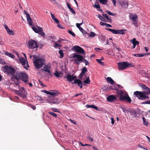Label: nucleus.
Wrapping results in <instances>:
<instances>
[{
  "mask_svg": "<svg viewBox=\"0 0 150 150\" xmlns=\"http://www.w3.org/2000/svg\"><path fill=\"white\" fill-rule=\"evenodd\" d=\"M143 88L144 89V91H135L134 92V95L139 100H144L148 99L149 97L148 96L150 95V88L146 86H144Z\"/></svg>",
  "mask_w": 150,
  "mask_h": 150,
  "instance_id": "f257e3e1",
  "label": "nucleus"
},
{
  "mask_svg": "<svg viewBox=\"0 0 150 150\" xmlns=\"http://www.w3.org/2000/svg\"><path fill=\"white\" fill-rule=\"evenodd\" d=\"M117 96L119 97V100L122 101H126L128 103H130L132 100L127 93L125 92L122 90H118L117 91Z\"/></svg>",
  "mask_w": 150,
  "mask_h": 150,
  "instance_id": "f03ea898",
  "label": "nucleus"
},
{
  "mask_svg": "<svg viewBox=\"0 0 150 150\" xmlns=\"http://www.w3.org/2000/svg\"><path fill=\"white\" fill-rule=\"evenodd\" d=\"M13 77L14 80L15 79L17 80L21 79L27 83L28 82V75L25 72H17L15 75H13Z\"/></svg>",
  "mask_w": 150,
  "mask_h": 150,
  "instance_id": "7ed1b4c3",
  "label": "nucleus"
},
{
  "mask_svg": "<svg viewBox=\"0 0 150 150\" xmlns=\"http://www.w3.org/2000/svg\"><path fill=\"white\" fill-rule=\"evenodd\" d=\"M45 59L42 58L36 59L33 61L34 65L37 69L41 68L45 64Z\"/></svg>",
  "mask_w": 150,
  "mask_h": 150,
  "instance_id": "20e7f679",
  "label": "nucleus"
},
{
  "mask_svg": "<svg viewBox=\"0 0 150 150\" xmlns=\"http://www.w3.org/2000/svg\"><path fill=\"white\" fill-rule=\"evenodd\" d=\"M3 69L5 72L7 73L8 74H10L12 76L11 79L12 81L14 80L13 75H15V69L13 67L11 66L9 67L8 66L4 67Z\"/></svg>",
  "mask_w": 150,
  "mask_h": 150,
  "instance_id": "39448f33",
  "label": "nucleus"
},
{
  "mask_svg": "<svg viewBox=\"0 0 150 150\" xmlns=\"http://www.w3.org/2000/svg\"><path fill=\"white\" fill-rule=\"evenodd\" d=\"M18 90H13V91L16 94L23 97V98L26 97V96L25 95V89L24 87H21L20 86H18Z\"/></svg>",
  "mask_w": 150,
  "mask_h": 150,
  "instance_id": "423d86ee",
  "label": "nucleus"
},
{
  "mask_svg": "<svg viewBox=\"0 0 150 150\" xmlns=\"http://www.w3.org/2000/svg\"><path fill=\"white\" fill-rule=\"evenodd\" d=\"M27 46L30 49H34L38 48V46L37 42L31 39L28 41Z\"/></svg>",
  "mask_w": 150,
  "mask_h": 150,
  "instance_id": "0eeeda50",
  "label": "nucleus"
},
{
  "mask_svg": "<svg viewBox=\"0 0 150 150\" xmlns=\"http://www.w3.org/2000/svg\"><path fill=\"white\" fill-rule=\"evenodd\" d=\"M73 58H76L74 59L75 63L78 65L80 64V62H82L83 60V57L81 55L74 54L73 56Z\"/></svg>",
  "mask_w": 150,
  "mask_h": 150,
  "instance_id": "6e6552de",
  "label": "nucleus"
},
{
  "mask_svg": "<svg viewBox=\"0 0 150 150\" xmlns=\"http://www.w3.org/2000/svg\"><path fill=\"white\" fill-rule=\"evenodd\" d=\"M71 50H74L76 52L79 54H85V51L84 50L79 46H74L72 47Z\"/></svg>",
  "mask_w": 150,
  "mask_h": 150,
  "instance_id": "1a4fd4ad",
  "label": "nucleus"
},
{
  "mask_svg": "<svg viewBox=\"0 0 150 150\" xmlns=\"http://www.w3.org/2000/svg\"><path fill=\"white\" fill-rule=\"evenodd\" d=\"M118 69L119 70H122L127 68L126 62H122L118 64Z\"/></svg>",
  "mask_w": 150,
  "mask_h": 150,
  "instance_id": "9d476101",
  "label": "nucleus"
},
{
  "mask_svg": "<svg viewBox=\"0 0 150 150\" xmlns=\"http://www.w3.org/2000/svg\"><path fill=\"white\" fill-rule=\"evenodd\" d=\"M117 99L116 96L112 95L109 96L107 98V100L108 101L112 102H114Z\"/></svg>",
  "mask_w": 150,
  "mask_h": 150,
  "instance_id": "9b49d317",
  "label": "nucleus"
},
{
  "mask_svg": "<svg viewBox=\"0 0 150 150\" xmlns=\"http://www.w3.org/2000/svg\"><path fill=\"white\" fill-rule=\"evenodd\" d=\"M48 102L50 103L53 104H59L60 102V101L59 100L58 98H54L53 99H50L48 101Z\"/></svg>",
  "mask_w": 150,
  "mask_h": 150,
  "instance_id": "f8f14e48",
  "label": "nucleus"
},
{
  "mask_svg": "<svg viewBox=\"0 0 150 150\" xmlns=\"http://www.w3.org/2000/svg\"><path fill=\"white\" fill-rule=\"evenodd\" d=\"M130 41L132 42L133 45L131 47L132 49L134 48L137 45H139V41L136 40V39L135 38H133L132 40H131Z\"/></svg>",
  "mask_w": 150,
  "mask_h": 150,
  "instance_id": "ddd939ff",
  "label": "nucleus"
},
{
  "mask_svg": "<svg viewBox=\"0 0 150 150\" xmlns=\"http://www.w3.org/2000/svg\"><path fill=\"white\" fill-rule=\"evenodd\" d=\"M67 79V80L69 82H71L74 80V79L76 78V76H74L72 75H71L69 74H68L65 77Z\"/></svg>",
  "mask_w": 150,
  "mask_h": 150,
  "instance_id": "4468645a",
  "label": "nucleus"
},
{
  "mask_svg": "<svg viewBox=\"0 0 150 150\" xmlns=\"http://www.w3.org/2000/svg\"><path fill=\"white\" fill-rule=\"evenodd\" d=\"M106 29L107 30L112 32L113 34H120V30H117L110 28H107Z\"/></svg>",
  "mask_w": 150,
  "mask_h": 150,
  "instance_id": "2eb2a0df",
  "label": "nucleus"
},
{
  "mask_svg": "<svg viewBox=\"0 0 150 150\" xmlns=\"http://www.w3.org/2000/svg\"><path fill=\"white\" fill-rule=\"evenodd\" d=\"M74 83H77L80 88H81L83 87V83L82 81L79 79H76L74 81Z\"/></svg>",
  "mask_w": 150,
  "mask_h": 150,
  "instance_id": "dca6fc26",
  "label": "nucleus"
},
{
  "mask_svg": "<svg viewBox=\"0 0 150 150\" xmlns=\"http://www.w3.org/2000/svg\"><path fill=\"white\" fill-rule=\"evenodd\" d=\"M37 28L39 29V31L38 33L43 37L45 38V33L43 32L42 28L39 26L37 27Z\"/></svg>",
  "mask_w": 150,
  "mask_h": 150,
  "instance_id": "f3484780",
  "label": "nucleus"
},
{
  "mask_svg": "<svg viewBox=\"0 0 150 150\" xmlns=\"http://www.w3.org/2000/svg\"><path fill=\"white\" fill-rule=\"evenodd\" d=\"M44 66L43 69H41L40 70L41 71H45L46 72H47L48 73L50 74V75H51V71L49 69L47 66L45 64Z\"/></svg>",
  "mask_w": 150,
  "mask_h": 150,
  "instance_id": "a211bd4d",
  "label": "nucleus"
},
{
  "mask_svg": "<svg viewBox=\"0 0 150 150\" xmlns=\"http://www.w3.org/2000/svg\"><path fill=\"white\" fill-rule=\"evenodd\" d=\"M130 112V115L133 116L134 117H135L136 118H137V117H138V116H137V114H138L135 110L131 109Z\"/></svg>",
  "mask_w": 150,
  "mask_h": 150,
  "instance_id": "6ab92c4d",
  "label": "nucleus"
},
{
  "mask_svg": "<svg viewBox=\"0 0 150 150\" xmlns=\"http://www.w3.org/2000/svg\"><path fill=\"white\" fill-rule=\"evenodd\" d=\"M98 4L99 3L98 2H96L94 5L93 6L96 8L98 11H100L103 13V11L100 9V6Z\"/></svg>",
  "mask_w": 150,
  "mask_h": 150,
  "instance_id": "aec40b11",
  "label": "nucleus"
},
{
  "mask_svg": "<svg viewBox=\"0 0 150 150\" xmlns=\"http://www.w3.org/2000/svg\"><path fill=\"white\" fill-rule=\"evenodd\" d=\"M120 4L123 7L127 8L128 5V1H122L120 3Z\"/></svg>",
  "mask_w": 150,
  "mask_h": 150,
  "instance_id": "412c9836",
  "label": "nucleus"
},
{
  "mask_svg": "<svg viewBox=\"0 0 150 150\" xmlns=\"http://www.w3.org/2000/svg\"><path fill=\"white\" fill-rule=\"evenodd\" d=\"M137 17L136 15H135L133 16L132 20L133 21V23L134 25H136L137 23Z\"/></svg>",
  "mask_w": 150,
  "mask_h": 150,
  "instance_id": "4be33fe9",
  "label": "nucleus"
},
{
  "mask_svg": "<svg viewBox=\"0 0 150 150\" xmlns=\"http://www.w3.org/2000/svg\"><path fill=\"white\" fill-rule=\"evenodd\" d=\"M86 106L87 108H92L95 109L96 110H97L98 111L99 110L98 109V107L97 106H95V105H86Z\"/></svg>",
  "mask_w": 150,
  "mask_h": 150,
  "instance_id": "5701e85b",
  "label": "nucleus"
},
{
  "mask_svg": "<svg viewBox=\"0 0 150 150\" xmlns=\"http://www.w3.org/2000/svg\"><path fill=\"white\" fill-rule=\"evenodd\" d=\"M106 80L108 82L110 83L112 85L115 83L114 81L110 77H108L107 78Z\"/></svg>",
  "mask_w": 150,
  "mask_h": 150,
  "instance_id": "b1692460",
  "label": "nucleus"
},
{
  "mask_svg": "<svg viewBox=\"0 0 150 150\" xmlns=\"http://www.w3.org/2000/svg\"><path fill=\"white\" fill-rule=\"evenodd\" d=\"M27 19L28 24L30 25H33V21L30 16L27 18Z\"/></svg>",
  "mask_w": 150,
  "mask_h": 150,
  "instance_id": "393cba45",
  "label": "nucleus"
},
{
  "mask_svg": "<svg viewBox=\"0 0 150 150\" xmlns=\"http://www.w3.org/2000/svg\"><path fill=\"white\" fill-rule=\"evenodd\" d=\"M5 54L6 55L12 58H14L15 57V56L12 54H11L8 52L7 51L5 52Z\"/></svg>",
  "mask_w": 150,
  "mask_h": 150,
  "instance_id": "a878e982",
  "label": "nucleus"
},
{
  "mask_svg": "<svg viewBox=\"0 0 150 150\" xmlns=\"http://www.w3.org/2000/svg\"><path fill=\"white\" fill-rule=\"evenodd\" d=\"M20 61L23 65H25V64L26 60L23 57L20 58Z\"/></svg>",
  "mask_w": 150,
  "mask_h": 150,
  "instance_id": "bb28decb",
  "label": "nucleus"
},
{
  "mask_svg": "<svg viewBox=\"0 0 150 150\" xmlns=\"http://www.w3.org/2000/svg\"><path fill=\"white\" fill-rule=\"evenodd\" d=\"M146 54H142L137 53V54H133V55L134 56L137 57H144V56H145Z\"/></svg>",
  "mask_w": 150,
  "mask_h": 150,
  "instance_id": "cd10ccee",
  "label": "nucleus"
},
{
  "mask_svg": "<svg viewBox=\"0 0 150 150\" xmlns=\"http://www.w3.org/2000/svg\"><path fill=\"white\" fill-rule=\"evenodd\" d=\"M86 78V80L83 81V83L85 84H89L90 83V80H89V77H87L86 76H85Z\"/></svg>",
  "mask_w": 150,
  "mask_h": 150,
  "instance_id": "c85d7f7f",
  "label": "nucleus"
},
{
  "mask_svg": "<svg viewBox=\"0 0 150 150\" xmlns=\"http://www.w3.org/2000/svg\"><path fill=\"white\" fill-rule=\"evenodd\" d=\"M87 71V68L86 67H84L83 69H82L81 73L84 75V74H85L86 72Z\"/></svg>",
  "mask_w": 150,
  "mask_h": 150,
  "instance_id": "c756f323",
  "label": "nucleus"
},
{
  "mask_svg": "<svg viewBox=\"0 0 150 150\" xmlns=\"http://www.w3.org/2000/svg\"><path fill=\"white\" fill-rule=\"evenodd\" d=\"M142 119L143 120V125L146 126H147L148 125V122L147 121H146V120L144 117H142Z\"/></svg>",
  "mask_w": 150,
  "mask_h": 150,
  "instance_id": "7c9ffc66",
  "label": "nucleus"
},
{
  "mask_svg": "<svg viewBox=\"0 0 150 150\" xmlns=\"http://www.w3.org/2000/svg\"><path fill=\"white\" fill-rule=\"evenodd\" d=\"M99 2L103 5H106L108 2V0H98Z\"/></svg>",
  "mask_w": 150,
  "mask_h": 150,
  "instance_id": "2f4dec72",
  "label": "nucleus"
},
{
  "mask_svg": "<svg viewBox=\"0 0 150 150\" xmlns=\"http://www.w3.org/2000/svg\"><path fill=\"white\" fill-rule=\"evenodd\" d=\"M98 17L99 18V19L101 20L102 21L104 22H106L107 21L102 16L100 15V14H99L98 16Z\"/></svg>",
  "mask_w": 150,
  "mask_h": 150,
  "instance_id": "473e14b6",
  "label": "nucleus"
},
{
  "mask_svg": "<svg viewBox=\"0 0 150 150\" xmlns=\"http://www.w3.org/2000/svg\"><path fill=\"white\" fill-rule=\"evenodd\" d=\"M54 74L56 77H60L61 76H60L61 73L57 71L54 73Z\"/></svg>",
  "mask_w": 150,
  "mask_h": 150,
  "instance_id": "72a5a7b5",
  "label": "nucleus"
},
{
  "mask_svg": "<svg viewBox=\"0 0 150 150\" xmlns=\"http://www.w3.org/2000/svg\"><path fill=\"white\" fill-rule=\"evenodd\" d=\"M101 60H102V59H97L96 60L97 62L99 64L102 66H104V63L103 62L101 61Z\"/></svg>",
  "mask_w": 150,
  "mask_h": 150,
  "instance_id": "f704fd0d",
  "label": "nucleus"
},
{
  "mask_svg": "<svg viewBox=\"0 0 150 150\" xmlns=\"http://www.w3.org/2000/svg\"><path fill=\"white\" fill-rule=\"evenodd\" d=\"M96 34H95L94 32H91L90 33V34H89V36L88 37H94L95 36H96Z\"/></svg>",
  "mask_w": 150,
  "mask_h": 150,
  "instance_id": "c9c22d12",
  "label": "nucleus"
},
{
  "mask_svg": "<svg viewBox=\"0 0 150 150\" xmlns=\"http://www.w3.org/2000/svg\"><path fill=\"white\" fill-rule=\"evenodd\" d=\"M126 64H127V68H128L129 67H135L134 65L131 63L126 62Z\"/></svg>",
  "mask_w": 150,
  "mask_h": 150,
  "instance_id": "e433bc0d",
  "label": "nucleus"
},
{
  "mask_svg": "<svg viewBox=\"0 0 150 150\" xmlns=\"http://www.w3.org/2000/svg\"><path fill=\"white\" fill-rule=\"evenodd\" d=\"M7 32L9 34L12 35H14L13 31L9 29L7 30Z\"/></svg>",
  "mask_w": 150,
  "mask_h": 150,
  "instance_id": "4c0bfd02",
  "label": "nucleus"
},
{
  "mask_svg": "<svg viewBox=\"0 0 150 150\" xmlns=\"http://www.w3.org/2000/svg\"><path fill=\"white\" fill-rule=\"evenodd\" d=\"M105 12L108 13L109 15L111 16H114L116 14H113L112 13L108 10L105 11Z\"/></svg>",
  "mask_w": 150,
  "mask_h": 150,
  "instance_id": "58836bf2",
  "label": "nucleus"
},
{
  "mask_svg": "<svg viewBox=\"0 0 150 150\" xmlns=\"http://www.w3.org/2000/svg\"><path fill=\"white\" fill-rule=\"evenodd\" d=\"M32 29L36 33H38L39 31L38 29H38H37L34 27H32Z\"/></svg>",
  "mask_w": 150,
  "mask_h": 150,
  "instance_id": "ea45409f",
  "label": "nucleus"
},
{
  "mask_svg": "<svg viewBox=\"0 0 150 150\" xmlns=\"http://www.w3.org/2000/svg\"><path fill=\"white\" fill-rule=\"evenodd\" d=\"M48 113L52 115V116L55 117H57V115L55 114V113L53 112H48Z\"/></svg>",
  "mask_w": 150,
  "mask_h": 150,
  "instance_id": "a19ab883",
  "label": "nucleus"
},
{
  "mask_svg": "<svg viewBox=\"0 0 150 150\" xmlns=\"http://www.w3.org/2000/svg\"><path fill=\"white\" fill-rule=\"evenodd\" d=\"M59 53L60 55V58H62L64 56V54L62 50H59Z\"/></svg>",
  "mask_w": 150,
  "mask_h": 150,
  "instance_id": "79ce46f5",
  "label": "nucleus"
},
{
  "mask_svg": "<svg viewBox=\"0 0 150 150\" xmlns=\"http://www.w3.org/2000/svg\"><path fill=\"white\" fill-rule=\"evenodd\" d=\"M68 33H69L71 35H72L73 36H74V37L75 36V34L72 31H71L70 30H68Z\"/></svg>",
  "mask_w": 150,
  "mask_h": 150,
  "instance_id": "37998d69",
  "label": "nucleus"
},
{
  "mask_svg": "<svg viewBox=\"0 0 150 150\" xmlns=\"http://www.w3.org/2000/svg\"><path fill=\"white\" fill-rule=\"evenodd\" d=\"M50 95L53 96H57L58 94L56 93L50 92Z\"/></svg>",
  "mask_w": 150,
  "mask_h": 150,
  "instance_id": "c03bdc74",
  "label": "nucleus"
},
{
  "mask_svg": "<svg viewBox=\"0 0 150 150\" xmlns=\"http://www.w3.org/2000/svg\"><path fill=\"white\" fill-rule=\"evenodd\" d=\"M127 31L126 29H121L120 30V34H125V31Z\"/></svg>",
  "mask_w": 150,
  "mask_h": 150,
  "instance_id": "a18cd8bd",
  "label": "nucleus"
},
{
  "mask_svg": "<svg viewBox=\"0 0 150 150\" xmlns=\"http://www.w3.org/2000/svg\"><path fill=\"white\" fill-rule=\"evenodd\" d=\"M39 82L40 84L41 85L42 87H46V86L43 84L42 82L40 81V80H39Z\"/></svg>",
  "mask_w": 150,
  "mask_h": 150,
  "instance_id": "49530a36",
  "label": "nucleus"
},
{
  "mask_svg": "<svg viewBox=\"0 0 150 150\" xmlns=\"http://www.w3.org/2000/svg\"><path fill=\"white\" fill-rule=\"evenodd\" d=\"M106 18L107 20L109 21L110 23H111V22L112 20L111 19V17L110 16H108Z\"/></svg>",
  "mask_w": 150,
  "mask_h": 150,
  "instance_id": "de8ad7c7",
  "label": "nucleus"
},
{
  "mask_svg": "<svg viewBox=\"0 0 150 150\" xmlns=\"http://www.w3.org/2000/svg\"><path fill=\"white\" fill-rule=\"evenodd\" d=\"M87 139H88V140L90 141L91 142H93V138L89 136H88L87 137Z\"/></svg>",
  "mask_w": 150,
  "mask_h": 150,
  "instance_id": "09e8293b",
  "label": "nucleus"
},
{
  "mask_svg": "<svg viewBox=\"0 0 150 150\" xmlns=\"http://www.w3.org/2000/svg\"><path fill=\"white\" fill-rule=\"evenodd\" d=\"M115 85L116 88L118 87L120 89H122L123 88L122 86H121L119 84H116Z\"/></svg>",
  "mask_w": 150,
  "mask_h": 150,
  "instance_id": "8fccbe9b",
  "label": "nucleus"
},
{
  "mask_svg": "<svg viewBox=\"0 0 150 150\" xmlns=\"http://www.w3.org/2000/svg\"><path fill=\"white\" fill-rule=\"evenodd\" d=\"M24 13L26 14L27 18L30 16V15L28 13V12L26 10H24Z\"/></svg>",
  "mask_w": 150,
  "mask_h": 150,
  "instance_id": "3c124183",
  "label": "nucleus"
},
{
  "mask_svg": "<svg viewBox=\"0 0 150 150\" xmlns=\"http://www.w3.org/2000/svg\"><path fill=\"white\" fill-rule=\"evenodd\" d=\"M76 27L79 29L80 30L81 32H82V31H83V29L80 26L76 25Z\"/></svg>",
  "mask_w": 150,
  "mask_h": 150,
  "instance_id": "603ef678",
  "label": "nucleus"
},
{
  "mask_svg": "<svg viewBox=\"0 0 150 150\" xmlns=\"http://www.w3.org/2000/svg\"><path fill=\"white\" fill-rule=\"evenodd\" d=\"M82 31V32H81L83 33V35L85 34H87V35L88 37L89 36V34L86 31L84 30L83 31Z\"/></svg>",
  "mask_w": 150,
  "mask_h": 150,
  "instance_id": "864d4df0",
  "label": "nucleus"
},
{
  "mask_svg": "<svg viewBox=\"0 0 150 150\" xmlns=\"http://www.w3.org/2000/svg\"><path fill=\"white\" fill-rule=\"evenodd\" d=\"M110 88L112 89L116 90L117 91H118V89L116 88L115 85V86L114 88H112V87L111 86H110Z\"/></svg>",
  "mask_w": 150,
  "mask_h": 150,
  "instance_id": "5fc2aeb1",
  "label": "nucleus"
},
{
  "mask_svg": "<svg viewBox=\"0 0 150 150\" xmlns=\"http://www.w3.org/2000/svg\"><path fill=\"white\" fill-rule=\"evenodd\" d=\"M83 62L85 63L86 65H88L89 64V63L88 61L86 59L83 60Z\"/></svg>",
  "mask_w": 150,
  "mask_h": 150,
  "instance_id": "6e6d98bb",
  "label": "nucleus"
},
{
  "mask_svg": "<svg viewBox=\"0 0 150 150\" xmlns=\"http://www.w3.org/2000/svg\"><path fill=\"white\" fill-rule=\"evenodd\" d=\"M71 12L73 14H76V12L74 10V9L71 8L70 9H69Z\"/></svg>",
  "mask_w": 150,
  "mask_h": 150,
  "instance_id": "4d7b16f0",
  "label": "nucleus"
},
{
  "mask_svg": "<svg viewBox=\"0 0 150 150\" xmlns=\"http://www.w3.org/2000/svg\"><path fill=\"white\" fill-rule=\"evenodd\" d=\"M43 92L48 95H50V92L47 91L46 90H43Z\"/></svg>",
  "mask_w": 150,
  "mask_h": 150,
  "instance_id": "13d9d810",
  "label": "nucleus"
},
{
  "mask_svg": "<svg viewBox=\"0 0 150 150\" xmlns=\"http://www.w3.org/2000/svg\"><path fill=\"white\" fill-rule=\"evenodd\" d=\"M61 46H61V45L58 44H57V43H55V45L54 46V47H61Z\"/></svg>",
  "mask_w": 150,
  "mask_h": 150,
  "instance_id": "bf43d9fd",
  "label": "nucleus"
},
{
  "mask_svg": "<svg viewBox=\"0 0 150 150\" xmlns=\"http://www.w3.org/2000/svg\"><path fill=\"white\" fill-rule=\"evenodd\" d=\"M53 20L54 21V22H55V23H58L59 22V21L56 18H55Z\"/></svg>",
  "mask_w": 150,
  "mask_h": 150,
  "instance_id": "052dcab7",
  "label": "nucleus"
},
{
  "mask_svg": "<svg viewBox=\"0 0 150 150\" xmlns=\"http://www.w3.org/2000/svg\"><path fill=\"white\" fill-rule=\"evenodd\" d=\"M83 76V75L81 74V73L80 74L79 76H78V77L79 79H82Z\"/></svg>",
  "mask_w": 150,
  "mask_h": 150,
  "instance_id": "680f3d73",
  "label": "nucleus"
},
{
  "mask_svg": "<svg viewBox=\"0 0 150 150\" xmlns=\"http://www.w3.org/2000/svg\"><path fill=\"white\" fill-rule=\"evenodd\" d=\"M106 24V23L102 22H100V25H101L102 26H105Z\"/></svg>",
  "mask_w": 150,
  "mask_h": 150,
  "instance_id": "e2e57ef3",
  "label": "nucleus"
},
{
  "mask_svg": "<svg viewBox=\"0 0 150 150\" xmlns=\"http://www.w3.org/2000/svg\"><path fill=\"white\" fill-rule=\"evenodd\" d=\"M120 108L124 112H125L126 111V109L125 108L123 107H121Z\"/></svg>",
  "mask_w": 150,
  "mask_h": 150,
  "instance_id": "0e129e2a",
  "label": "nucleus"
},
{
  "mask_svg": "<svg viewBox=\"0 0 150 150\" xmlns=\"http://www.w3.org/2000/svg\"><path fill=\"white\" fill-rule=\"evenodd\" d=\"M111 124H113L114 123L115 121L113 118L112 117L111 118Z\"/></svg>",
  "mask_w": 150,
  "mask_h": 150,
  "instance_id": "69168bd1",
  "label": "nucleus"
},
{
  "mask_svg": "<svg viewBox=\"0 0 150 150\" xmlns=\"http://www.w3.org/2000/svg\"><path fill=\"white\" fill-rule=\"evenodd\" d=\"M105 26L107 27H112V26L111 25H110V24H107L106 23V24Z\"/></svg>",
  "mask_w": 150,
  "mask_h": 150,
  "instance_id": "338daca9",
  "label": "nucleus"
},
{
  "mask_svg": "<svg viewBox=\"0 0 150 150\" xmlns=\"http://www.w3.org/2000/svg\"><path fill=\"white\" fill-rule=\"evenodd\" d=\"M53 111L54 112H59V111L57 109L54 108L53 109Z\"/></svg>",
  "mask_w": 150,
  "mask_h": 150,
  "instance_id": "774afa93",
  "label": "nucleus"
}]
</instances>
